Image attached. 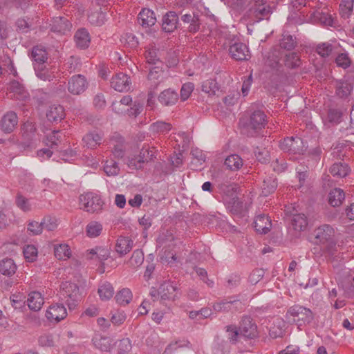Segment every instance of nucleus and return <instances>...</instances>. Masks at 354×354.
<instances>
[{
  "label": "nucleus",
  "mask_w": 354,
  "mask_h": 354,
  "mask_svg": "<svg viewBox=\"0 0 354 354\" xmlns=\"http://www.w3.org/2000/svg\"><path fill=\"white\" fill-rule=\"evenodd\" d=\"M226 332L227 333V338L232 344H236L239 339L242 337L240 335L239 327L235 325L226 326Z\"/></svg>",
  "instance_id": "603ef678"
},
{
  "label": "nucleus",
  "mask_w": 354,
  "mask_h": 354,
  "mask_svg": "<svg viewBox=\"0 0 354 354\" xmlns=\"http://www.w3.org/2000/svg\"><path fill=\"white\" fill-rule=\"evenodd\" d=\"M54 252L55 257L59 260H66L69 259L71 255L69 246L65 243L55 245Z\"/></svg>",
  "instance_id": "4c0bfd02"
},
{
  "label": "nucleus",
  "mask_w": 354,
  "mask_h": 354,
  "mask_svg": "<svg viewBox=\"0 0 354 354\" xmlns=\"http://www.w3.org/2000/svg\"><path fill=\"white\" fill-rule=\"evenodd\" d=\"M353 90V86L347 82H340L337 86V94L344 97L348 95Z\"/></svg>",
  "instance_id": "13d9d810"
},
{
  "label": "nucleus",
  "mask_w": 354,
  "mask_h": 354,
  "mask_svg": "<svg viewBox=\"0 0 354 354\" xmlns=\"http://www.w3.org/2000/svg\"><path fill=\"white\" fill-rule=\"evenodd\" d=\"M218 90V87L215 80L209 79L202 84V91L209 95H215Z\"/></svg>",
  "instance_id": "864d4df0"
},
{
  "label": "nucleus",
  "mask_w": 354,
  "mask_h": 354,
  "mask_svg": "<svg viewBox=\"0 0 354 354\" xmlns=\"http://www.w3.org/2000/svg\"><path fill=\"white\" fill-rule=\"evenodd\" d=\"M62 132L53 131L46 136V145L50 147L57 146L60 142Z\"/></svg>",
  "instance_id": "052dcab7"
},
{
  "label": "nucleus",
  "mask_w": 354,
  "mask_h": 354,
  "mask_svg": "<svg viewBox=\"0 0 354 354\" xmlns=\"http://www.w3.org/2000/svg\"><path fill=\"white\" fill-rule=\"evenodd\" d=\"M98 294L102 300H109L114 294V289L111 283L105 282L99 287Z\"/></svg>",
  "instance_id": "37998d69"
},
{
  "label": "nucleus",
  "mask_w": 354,
  "mask_h": 354,
  "mask_svg": "<svg viewBox=\"0 0 354 354\" xmlns=\"http://www.w3.org/2000/svg\"><path fill=\"white\" fill-rule=\"evenodd\" d=\"M335 62L338 66L343 68H347L351 63L347 53L339 54L335 59Z\"/></svg>",
  "instance_id": "e2e57ef3"
},
{
  "label": "nucleus",
  "mask_w": 354,
  "mask_h": 354,
  "mask_svg": "<svg viewBox=\"0 0 354 354\" xmlns=\"http://www.w3.org/2000/svg\"><path fill=\"white\" fill-rule=\"evenodd\" d=\"M24 256L26 261L34 262L38 257V250L34 245H27L24 248Z\"/></svg>",
  "instance_id": "8fccbe9b"
},
{
  "label": "nucleus",
  "mask_w": 354,
  "mask_h": 354,
  "mask_svg": "<svg viewBox=\"0 0 354 354\" xmlns=\"http://www.w3.org/2000/svg\"><path fill=\"white\" fill-rule=\"evenodd\" d=\"M79 201L80 208L88 212L99 211L103 206L100 196L91 192L80 195Z\"/></svg>",
  "instance_id": "20e7f679"
},
{
  "label": "nucleus",
  "mask_w": 354,
  "mask_h": 354,
  "mask_svg": "<svg viewBox=\"0 0 354 354\" xmlns=\"http://www.w3.org/2000/svg\"><path fill=\"white\" fill-rule=\"evenodd\" d=\"M91 24L95 26H102L106 21V14L101 10L91 12L88 17Z\"/></svg>",
  "instance_id": "de8ad7c7"
},
{
  "label": "nucleus",
  "mask_w": 354,
  "mask_h": 354,
  "mask_svg": "<svg viewBox=\"0 0 354 354\" xmlns=\"http://www.w3.org/2000/svg\"><path fill=\"white\" fill-rule=\"evenodd\" d=\"M280 148L285 152L301 154L304 151L303 140L298 137L286 138L280 142Z\"/></svg>",
  "instance_id": "423d86ee"
},
{
  "label": "nucleus",
  "mask_w": 354,
  "mask_h": 354,
  "mask_svg": "<svg viewBox=\"0 0 354 354\" xmlns=\"http://www.w3.org/2000/svg\"><path fill=\"white\" fill-rule=\"evenodd\" d=\"M354 0H342L339 6L340 13L343 17H348L353 10Z\"/></svg>",
  "instance_id": "680f3d73"
},
{
  "label": "nucleus",
  "mask_w": 354,
  "mask_h": 354,
  "mask_svg": "<svg viewBox=\"0 0 354 354\" xmlns=\"http://www.w3.org/2000/svg\"><path fill=\"white\" fill-rule=\"evenodd\" d=\"M44 299L39 292L34 291L28 295L27 304L34 311L39 310L44 305Z\"/></svg>",
  "instance_id": "b1692460"
},
{
  "label": "nucleus",
  "mask_w": 354,
  "mask_h": 354,
  "mask_svg": "<svg viewBox=\"0 0 354 354\" xmlns=\"http://www.w3.org/2000/svg\"><path fill=\"white\" fill-rule=\"evenodd\" d=\"M9 89L10 93H13V96L17 100H24L28 96L24 87L17 81L11 82Z\"/></svg>",
  "instance_id": "2f4dec72"
},
{
  "label": "nucleus",
  "mask_w": 354,
  "mask_h": 354,
  "mask_svg": "<svg viewBox=\"0 0 354 354\" xmlns=\"http://www.w3.org/2000/svg\"><path fill=\"white\" fill-rule=\"evenodd\" d=\"M64 117V109L61 105H53L49 107L46 113V118L49 121H61Z\"/></svg>",
  "instance_id": "c756f323"
},
{
  "label": "nucleus",
  "mask_w": 354,
  "mask_h": 354,
  "mask_svg": "<svg viewBox=\"0 0 354 354\" xmlns=\"http://www.w3.org/2000/svg\"><path fill=\"white\" fill-rule=\"evenodd\" d=\"M104 171L109 176H117L120 171L118 163L113 160H108L105 162Z\"/></svg>",
  "instance_id": "3c124183"
},
{
  "label": "nucleus",
  "mask_w": 354,
  "mask_h": 354,
  "mask_svg": "<svg viewBox=\"0 0 354 354\" xmlns=\"http://www.w3.org/2000/svg\"><path fill=\"white\" fill-rule=\"evenodd\" d=\"M132 297V292L129 288L122 289L115 295L117 303L121 306H125L129 304Z\"/></svg>",
  "instance_id": "c03bdc74"
},
{
  "label": "nucleus",
  "mask_w": 354,
  "mask_h": 354,
  "mask_svg": "<svg viewBox=\"0 0 354 354\" xmlns=\"http://www.w3.org/2000/svg\"><path fill=\"white\" fill-rule=\"evenodd\" d=\"M266 327L268 329L269 336L272 339H276L282 336L284 332L285 322L281 318L275 317L269 321Z\"/></svg>",
  "instance_id": "ddd939ff"
},
{
  "label": "nucleus",
  "mask_w": 354,
  "mask_h": 354,
  "mask_svg": "<svg viewBox=\"0 0 354 354\" xmlns=\"http://www.w3.org/2000/svg\"><path fill=\"white\" fill-rule=\"evenodd\" d=\"M310 20L314 24H321L326 26H333L334 19L328 10H316L310 14Z\"/></svg>",
  "instance_id": "9d476101"
},
{
  "label": "nucleus",
  "mask_w": 354,
  "mask_h": 354,
  "mask_svg": "<svg viewBox=\"0 0 354 354\" xmlns=\"http://www.w3.org/2000/svg\"><path fill=\"white\" fill-rule=\"evenodd\" d=\"M252 12L257 21L259 22L264 19H267L271 13L269 6L266 4L265 0H255V3L252 8Z\"/></svg>",
  "instance_id": "2eb2a0df"
},
{
  "label": "nucleus",
  "mask_w": 354,
  "mask_h": 354,
  "mask_svg": "<svg viewBox=\"0 0 354 354\" xmlns=\"http://www.w3.org/2000/svg\"><path fill=\"white\" fill-rule=\"evenodd\" d=\"M17 269L13 259L4 258L0 261V273L7 277L12 276Z\"/></svg>",
  "instance_id": "cd10ccee"
},
{
  "label": "nucleus",
  "mask_w": 354,
  "mask_h": 354,
  "mask_svg": "<svg viewBox=\"0 0 354 354\" xmlns=\"http://www.w3.org/2000/svg\"><path fill=\"white\" fill-rule=\"evenodd\" d=\"M241 302L238 300H229L224 299L219 302L214 304L213 307L214 310L218 312H227L232 310V308L235 306L237 308V305H240Z\"/></svg>",
  "instance_id": "f704fd0d"
},
{
  "label": "nucleus",
  "mask_w": 354,
  "mask_h": 354,
  "mask_svg": "<svg viewBox=\"0 0 354 354\" xmlns=\"http://www.w3.org/2000/svg\"><path fill=\"white\" fill-rule=\"evenodd\" d=\"M333 47L330 44L323 43L317 47V53L322 57H328L333 51Z\"/></svg>",
  "instance_id": "774afa93"
},
{
  "label": "nucleus",
  "mask_w": 354,
  "mask_h": 354,
  "mask_svg": "<svg viewBox=\"0 0 354 354\" xmlns=\"http://www.w3.org/2000/svg\"><path fill=\"white\" fill-rule=\"evenodd\" d=\"M254 228L260 234H267L271 229L272 223L266 215H259L254 221Z\"/></svg>",
  "instance_id": "4be33fe9"
},
{
  "label": "nucleus",
  "mask_w": 354,
  "mask_h": 354,
  "mask_svg": "<svg viewBox=\"0 0 354 354\" xmlns=\"http://www.w3.org/2000/svg\"><path fill=\"white\" fill-rule=\"evenodd\" d=\"M277 187V183L275 178L269 177L263 180L262 188V194L265 196L273 193Z\"/></svg>",
  "instance_id": "a18cd8bd"
},
{
  "label": "nucleus",
  "mask_w": 354,
  "mask_h": 354,
  "mask_svg": "<svg viewBox=\"0 0 354 354\" xmlns=\"http://www.w3.org/2000/svg\"><path fill=\"white\" fill-rule=\"evenodd\" d=\"M292 225L295 230L298 232L304 231L308 226L307 217L304 214H297L293 216Z\"/></svg>",
  "instance_id": "e433bc0d"
},
{
  "label": "nucleus",
  "mask_w": 354,
  "mask_h": 354,
  "mask_svg": "<svg viewBox=\"0 0 354 354\" xmlns=\"http://www.w3.org/2000/svg\"><path fill=\"white\" fill-rule=\"evenodd\" d=\"M301 63L300 57L296 53H289L285 56L284 64L289 68H298Z\"/></svg>",
  "instance_id": "49530a36"
},
{
  "label": "nucleus",
  "mask_w": 354,
  "mask_h": 354,
  "mask_svg": "<svg viewBox=\"0 0 354 354\" xmlns=\"http://www.w3.org/2000/svg\"><path fill=\"white\" fill-rule=\"evenodd\" d=\"M95 346L102 351H109L112 346V341L110 337H95L93 339Z\"/></svg>",
  "instance_id": "79ce46f5"
},
{
  "label": "nucleus",
  "mask_w": 354,
  "mask_h": 354,
  "mask_svg": "<svg viewBox=\"0 0 354 354\" xmlns=\"http://www.w3.org/2000/svg\"><path fill=\"white\" fill-rule=\"evenodd\" d=\"M74 39L77 46L83 49L88 48L91 42L90 35L85 28L77 30L75 34Z\"/></svg>",
  "instance_id": "bb28decb"
},
{
  "label": "nucleus",
  "mask_w": 354,
  "mask_h": 354,
  "mask_svg": "<svg viewBox=\"0 0 354 354\" xmlns=\"http://www.w3.org/2000/svg\"><path fill=\"white\" fill-rule=\"evenodd\" d=\"M132 102V98L130 95L124 96L120 102H115L112 104L113 110L118 113H122L124 109L120 108L122 105H129Z\"/></svg>",
  "instance_id": "bf43d9fd"
},
{
  "label": "nucleus",
  "mask_w": 354,
  "mask_h": 354,
  "mask_svg": "<svg viewBox=\"0 0 354 354\" xmlns=\"http://www.w3.org/2000/svg\"><path fill=\"white\" fill-rule=\"evenodd\" d=\"M350 171V169L345 163H334L330 168V172L333 176L338 178L346 177Z\"/></svg>",
  "instance_id": "c9c22d12"
},
{
  "label": "nucleus",
  "mask_w": 354,
  "mask_h": 354,
  "mask_svg": "<svg viewBox=\"0 0 354 354\" xmlns=\"http://www.w3.org/2000/svg\"><path fill=\"white\" fill-rule=\"evenodd\" d=\"M87 87V82L83 75L73 76L68 83V90L73 95H79L83 93Z\"/></svg>",
  "instance_id": "f8f14e48"
},
{
  "label": "nucleus",
  "mask_w": 354,
  "mask_h": 354,
  "mask_svg": "<svg viewBox=\"0 0 354 354\" xmlns=\"http://www.w3.org/2000/svg\"><path fill=\"white\" fill-rule=\"evenodd\" d=\"M286 317L300 328L301 326L309 324L314 319V315L310 309L300 305L291 306L286 313Z\"/></svg>",
  "instance_id": "f03ea898"
},
{
  "label": "nucleus",
  "mask_w": 354,
  "mask_h": 354,
  "mask_svg": "<svg viewBox=\"0 0 354 354\" xmlns=\"http://www.w3.org/2000/svg\"><path fill=\"white\" fill-rule=\"evenodd\" d=\"M224 164L227 169L232 171H237L242 167L243 161L240 156L232 154L225 158Z\"/></svg>",
  "instance_id": "72a5a7b5"
},
{
  "label": "nucleus",
  "mask_w": 354,
  "mask_h": 354,
  "mask_svg": "<svg viewBox=\"0 0 354 354\" xmlns=\"http://www.w3.org/2000/svg\"><path fill=\"white\" fill-rule=\"evenodd\" d=\"M178 100L177 92L171 88L164 90L158 96L159 102L164 106H172L177 102Z\"/></svg>",
  "instance_id": "412c9836"
},
{
  "label": "nucleus",
  "mask_w": 354,
  "mask_h": 354,
  "mask_svg": "<svg viewBox=\"0 0 354 354\" xmlns=\"http://www.w3.org/2000/svg\"><path fill=\"white\" fill-rule=\"evenodd\" d=\"M145 58L147 62L149 64H157L160 63L159 57L157 55V50L153 46H149L145 52Z\"/></svg>",
  "instance_id": "6e6d98bb"
},
{
  "label": "nucleus",
  "mask_w": 354,
  "mask_h": 354,
  "mask_svg": "<svg viewBox=\"0 0 354 354\" xmlns=\"http://www.w3.org/2000/svg\"><path fill=\"white\" fill-rule=\"evenodd\" d=\"M178 17L174 12L167 13L162 19V29L167 32H173L177 27Z\"/></svg>",
  "instance_id": "a878e982"
},
{
  "label": "nucleus",
  "mask_w": 354,
  "mask_h": 354,
  "mask_svg": "<svg viewBox=\"0 0 354 354\" xmlns=\"http://www.w3.org/2000/svg\"><path fill=\"white\" fill-rule=\"evenodd\" d=\"M158 243L160 246H162L164 248H171L176 245L177 240L175 239L171 232L167 231L162 232L159 235L158 238Z\"/></svg>",
  "instance_id": "c85d7f7f"
},
{
  "label": "nucleus",
  "mask_w": 354,
  "mask_h": 354,
  "mask_svg": "<svg viewBox=\"0 0 354 354\" xmlns=\"http://www.w3.org/2000/svg\"><path fill=\"white\" fill-rule=\"evenodd\" d=\"M138 23L145 28L152 26L156 21V17L153 11L150 9H142L138 17Z\"/></svg>",
  "instance_id": "aec40b11"
},
{
  "label": "nucleus",
  "mask_w": 354,
  "mask_h": 354,
  "mask_svg": "<svg viewBox=\"0 0 354 354\" xmlns=\"http://www.w3.org/2000/svg\"><path fill=\"white\" fill-rule=\"evenodd\" d=\"M194 89V84L192 82L184 84L180 89V98L183 101L187 100Z\"/></svg>",
  "instance_id": "0e129e2a"
},
{
  "label": "nucleus",
  "mask_w": 354,
  "mask_h": 354,
  "mask_svg": "<svg viewBox=\"0 0 354 354\" xmlns=\"http://www.w3.org/2000/svg\"><path fill=\"white\" fill-rule=\"evenodd\" d=\"M345 194L342 189L335 188L328 194V202L333 207L339 206L344 200Z\"/></svg>",
  "instance_id": "473e14b6"
},
{
  "label": "nucleus",
  "mask_w": 354,
  "mask_h": 354,
  "mask_svg": "<svg viewBox=\"0 0 354 354\" xmlns=\"http://www.w3.org/2000/svg\"><path fill=\"white\" fill-rule=\"evenodd\" d=\"M102 134L97 131H91L84 136L82 140L85 147L95 149L101 144Z\"/></svg>",
  "instance_id": "393cba45"
},
{
  "label": "nucleus",
  "mask_w": 354,
  "mask_h": 354,
  "mask_svg": "<svg viewBox=\"0 0 354 354\" xmlns=\"http://www.w3.org/2000/svg\"><path fill=\"white\" fill-rule=\"evenodd\" d=\"M15 202L17 206L23 212H29L32 209L30 201L21 194H17Z\"/></svg>",
  "instance_id": "4d7b16f0"
},
{
  "label": "nucleus",
  "mask_w": 354,
  "mask_h": 354,
  "mask_svg": "<svg viewBox=\"0 0 354 354\" xmlns=\"http://www.w3.org/2000/svg\"><path fill=\"white\" fill-rule=\"evenodd\" d=\"M229 52L232 58L243 61L250 58V52L247 46L243 43H235L230 46Z\"/></svg>",
  "instance_id": "4468645a"
},
{
  "label": "nucleus",
  "mask_w": 354,
  "mask_h": 354,
  "mask_svg": "<svg viewBox=\"0 0 354 354\" xmlns=\"http://www.w3.org/2000/svg\"><path fill=\"white\" fill-rule=\"evenodd\" d=\"M50 26L53 32L64 35L70 32L72 24L66 17H57L53 19Z\"/></svg>",
  "instance_id": "dca6fc26"
},
{
  "label": "nucleus",
  "mask_w": 354,
  "mask_h": 354,
  "mask_svg": "<svg viewBox=\"0 0 354 354\" xmlns=\"http://www.w3.org/2000/svg\"><path fill=\"white\" fill-rule=\"evenodd\" d=\"M67 315V311L63 304H53L47 309L46 317L50 322H59Z\"/></svg>",
  "instance_id": "1a4fd4ad"
},
{
  "label": "nucleus",
  "mask_w": 354,
  "mask_h": 354,
  "mask_svg": "<svg viewBox=\"0 0 354 354\" xmlns=\"http://www.w3.org/2000/svg\"><path fill=\"white\" fill-rule=\"evenodd\" d=\"M102 231V225L97 221H91L86 227V235L90 238L98 236Z\"/></svg>",
  "instance_id": "ea45409f"
},
{
  "label": "nucleus",
  "mask_w": 354,
  "mask_h": 354,
  "mask_svg": "<svg viewBox=\"0 0 354 354\" xmlns=\"http://www.w3.org/2000/svg\"><path fill=\"white\" fill-rule=\"evenodd\" d=\"M145 162L144 158L139 156V157L129 158L125 160L128 167L132 169H138L142 167V163Z\"/></svg>",
  "instance_id": "69168bd1"
},
{
  "label": "nucleus",
  "mask_w": 354,
  "mask_h": 354,
  "mask_svg": "<svg viewBox=\"0 0 354 354\" xmlns=\"http://www.w3.org/2000/svg\"><path fill=\"white\" fill-rule=\"evenodd\" d=\"M315 243L321 245L328 253L336 247L335 230L328 224H323L314 230Z\"/></svg>",
  "instance_id": "f257e3e1"
},
{
  "label": "nucleus",
  "mask_w": 354,
  "mask_h": 354,
  "mask_svg": "<svg viewBox=\"0 0 354 354\" xmlns=\"http://www.w3.org/2000/svg\"><path fill=\"white\" fill-rule=\"evenodd\" d=\"M167 77V71L162 70L159 66H154L149 70L148 79L151 83V86H157L161 82H163Z\"/></svg>",
  "instance_id": "6ab92c4d"
},
{
  "label": "nucleus",
  "mask_w": 354,
  "mask_h": 354,
  "mask_svg": "<svg viewBox=\"0 0 354 354\" xmlns=\"http://www.w3.org/2000/svg\"><path fill=\"white\" fill-rule=\"evenodd\" d=\"M161 300L174 301L179 297V290L174 282L165 281L158 289Z\"/></svg>",
  "instance_id": "0eeeda50"
},
{
  "label": "nucleus",
  "mask_w": 354,
  "mask_h": 354,
  "mask_svg": "<svg viewBox=\"0 0 354 354\" xmlns=\"http://www.w3.org/2000/svg\"><path fill=\"white\" fill-rule=\"evenodd\" d=\"M133 247V241L129 237L120 236L115 244V251L122 257L131 251Z\"/></svg>",
  "instance_id": "5701e85b"
},
{
  "label": "nucleus",
  "mask_w": 354,
  "mask_h": 354,
  "mask_svg": "<svg viewBox=\"0 0 354 354\" xmlns=\"http://www.w3.org/2000/svg\"><path fill=\"white\" fill-rule=\"evenodd\" d=\"M239 328L241 336L246 339H254L259 337L257 326L250 317H243Z\"/></svg>",
  "instance_id": "39448f33"
},
{
  "label": "nucleus",
  "mask_w": 354,
  "mask_h": 354,
  "mask_svg": "<svg viewBox=\"0 0 354 354\" xmlns=\"http://www.w3.org/2000/svg\"><path fill=\"white\" fill-rule=\"evenodd\" d=\"M18 123L17 115L15 112L7 113L1 121V128L6 133L12 132Z\"/></svg>",
  "instance_id": "a211bd4d"
},
{
  "label": "nucleus",
  "mask_w": 354,
  "mask_h": 354,
  "mask_svg": "<svg viewBox=\"0 0 354 354\" xmlns=\"http://www.w3.org/2000/svg\"><path fill=\"white\" fill-rule=\"evenodd\" d=\"M279 53L273 51L269 53L268 56L265 60V65L272 69L277 68L279 65Z\"/></svg>",
  "instance_id": "5fc2aeb1"
},
{
  "label": "nucleus",
  "mask_w": 354,
  "mask_h": 354,
  "mask_svg": "<svg viewBox=\"0 0 354 354\" xmlns=\"http://www.w3.org/2000/svg\"><path fill=\"white\" fill-rule=\"evenodd\" d=\"M36 76L43 81H53L55 78V68L47 67L46 64H37L34 68Z\"/></svg>",
  "instance_id": "f3484780"
},
{
  "label": "nucleus",
  "mask_w": 354,
  "mask_h": 354,
  "mask_svg": "<svg viewBox=\"0 0 354 354\" xmlns=\"http://www.w3.org/2000/svg\"><path fill=\"white\" fill-rule=\"evenodd\" d=\"M35 130V124L29 121L25 122L21 127L23 136L26 138H30Z\"/></svg>",
  "instance_id": "338daca9"
},
{
  "label": "nucleus",
  "mask_w": 354,
  "mask_h": 354,
  "mask_svg": "<svg viewBox=\"0 0 354 354\" xmlns=\"http://www.w3.org/2000/svg\"><path fill=\"white\" fill-rule=\"evenodd\" d=\"M111 86L119 92L127 91L130 89V77L123 73L116 74L111 78Z\"/></svg>",
  "instance_id": "9b49d317"
},
{
  "label": "nucleus",
  "mask_w": 354,
  "mask_h": 354,
  "mask_svg": "<svg viewBox=\"0 0 354 354\" xmlns=\"http://www.w3.org/2000/svg\"><path fill=\"white\" fill-rule=\"evenodd\" d=\"M18 177L19 182L23 188L28 189V187L34 185L35 178L30 173L21 170L19 171Z\"/></svg>",
  "instance_id": "58836bf2"
},
{
  "label": "nucleus",
  "mask_w": 354,
  "mask_h": 354,
  "mask_svg": "<svg viewBox=\"0 0 354 354\" xmlns=\"http://www.w3.org/2000/svg\"><path fill=\"white\" fill-rule=\"evenodd\" d=\"M55 342V337L50 333H43L38 337V344L42 347H52Z\"/></svg>",
  "instance_id": "09e8293b"
},
{
  "label": "nucleus",
  "mask_w": 354,
  "mask_h": 354,
  "mask_svg": "<svg viewBox=\"0 0 354 354\" xmlns=\"http://www.w3.org/2000/svg\"><path fill=\"white\" fill-rule=\"evenodd\" d=\"M61 295L70 309L73 308L82 297L80 288L75 283L69 281L62 283Z\"/></svg>",
  "instance_id": "7ed1b4c3"
},
{
  "label": "nucleus",
  "mask_w": 354,
  "mask_h": 354,
  "mask_svg": "<svg viewBox=\"0 0 354 354\" xmlns=\"http://www.w3.org/2000/svg\"><path fill=\"white\" fill-rule=\"evenodd\" d=\"M31 56L33 60L34 67L37 64L44 65L48 59V54L46 50L38 46L34 47L32 48Z\"/></svg>",
  "instance_id": "7c9ffc66"
},
{
  "label": "nucleus",
  "mask_w": 354,
  "mask_h": 354,
  "mask_svg": "<svg viewBox=\"0 0 354 354\" xmlns=\"http://www.w3.org/2000/svg\"><path fill=\"white\" fill-rule=\"evenodd\" d=\"M266 115L261 111H254L250 116V121L247 125L248 134L251 136L265 127Z\"/></svg>",
  "instance_id": "6e6552de"
},
{
  "label": "nucleus",
  "mask_w": 354,
  "mask_h": 354,
  "mask_svg": "<svg viewBox=\"0 0 354 354\" xmlns=\"http://www.w3.org/2000/svg\"><path fill=\"white\" fill-rule=\"evenodd\" d=\"M171 129V124L162 121H157L150 125L149 130L153 133H167Z\"/></svg>",
  "instance_id": "a19ab883"
}]
</instances>
